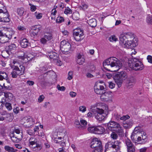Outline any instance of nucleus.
Instances as JSON below:
<instances>
[{
    "label": "nucleus",
    "instance_id": "nucleus-1",
    "mask_svg": "<svg viewBox=\"0 0 152 152\" xmlns=\"http://www.w3.org/2000/svg\"><path fill=\"white\" fill-rule=\"evenodd\" d=\"M104 68L107 70H110L108 68L115 67L117 68L114 71L118 70L122 67V65L121 62L117 58L114 57H110L104 61L103 63Z\"/></svg>",
    "mask_w": 152,
    "mask_h": 152
},
{
    "label": "nucleus",
    "instance_id": "nucleus-2",
    "mask_svg": "<svg viewBox=\"0 0 152 152\" xmlns=\"http://www.w3.org/2000/svg\"><path fill=\"white\" fill-rule=\"evenodd\" d=\"M129 66L132 70L135 71L141 70L144 68L142 63L137 58H130L128 60Z\"/></svg>",
    "mask_w": 152,
    "mask_h": 152
},
{
    "label": "nucleus",
    "instance_id": "nucleus-3",
    "mask_svg": "<svg viewBox=\"0 0 152 152\" xmlns=\"http://www.w3.org/2000/svg\"><path fill=\"white\" fill-rule=\"evenodd\" d=\"M121 144V142L118 140L109 142L105 145L104 152H117L120 149Z\"/></svg>",
    "mask_w": 152,
    "mask_h": 152
},
{
    "label": "nucleus",
    "instance_id": "nucleus-4",
    "mask_svg": "<svg viewBox=\"0 0 152 152\" xmlns=\"http://www.w3.org/2000/svg\"><path fill=\"white\" fill-rule=\"evenodd\" d=\"M14 33V31L11 29L0 31V43H4L8 42Z\"/></svg>",
    "mask_w": 152,
    "mask_h": 152
},
{
    "label": "nucleus",
    "instance_id": "nucleus-5",
    "mask_svg": "<svg viewBox=\"0 0 152 152\" xmlns=\"http://www.w3.org/2000/svg\"><path fill=\"white\" fill-rule=\"evenodd\" d=\"M107 128L110 131H115L119 135L123 133L122 127L120 124L114 121H110L107 124Z\"/></svg>",
    "mask_w": 152,
    "mask_h": 152
},
{
    "label": "nucleus",
    "instance_id": "nucleus-6",
    "mask_svg": "<svg viewBox=\"0 0 152 152\" xmlns=\"http://www.w3.org/2000/svg\"><path fill=\"white\" fill-rule=\"evenodd\" d=\"M129 34L127 35L126 33L122 34L119 37V41L120 43L123 45L124 47L126 48H127L132 49L133 46H132V45L133 44V42L129 40V43H127V38H129Z\"/></svg>",
    "mask_w": 152,
    "mask_h": 152
},
{
    "label": "nucleus",
    "instance_id": "nucleus-7",
    "mask_svg": "<svg viewBox=\"0 0 152 152\" xmlns=\"http://www.w3.org/2000/svg\"><path fill=\"white\" fill-rule=\"evenodd\" d=\"M127 77V73L125 71L118 72L115 75L114 79L115 83H117L118 87H120L123 80Z\"/></svg>",
    "mask_w": 152,
    "mask_h": 152
},
{
    "label": "nucleus",
    "instance_id": "nucleus-8",
    "mask_svg": "<svg viewBox=\"0 0 152 152\" xmlns=\"http://www.w3.org/2000/svg\"><path fill=\"white\" fill-rule=\"evenodd\" d=\"M9 16V12L5 6L0 8V22H9L10 20Z\"/></svg>",
    "mask_w": 152,
    "mask_h": 152
},
{
    "label": "nucleus",
    "instance_id": "nucleus-9",
    "mask_svg": "<svg viewBox=\"0 0 152 152\" xmlns=\"http://www.w3.org/2000/svg\"><path fill=\"white\" fill-rule=\"evenodd\" d=\"M92 111L93 113L95 115V117L99 121H101L104 120L105 118L104 114V110L99 108H96L92 109Z\"/></svg>",
    "mask_w": 152,
    "mask_h": 152
},
{
    "label": "nucleus",
    "instance_id": "nucleus-10",
    "mask_svg": "<svg viewBox=\"0 0 152 152\" xmlns=\"http://www.w3.org/2000/svg\"><path fill=\"white\" fill-rule=\"evenodd\" d=\"M71 48V45L68 42L63 40L61 42L60 49L62 52L65 54L68 53Z\"/></svg>",
    "mask_w": 152,
    "mask_h": 152
},
{
    "label": "nucleus",
    "instance_id": "nucleus-11",
    "mask_svg": "<svg viewBox=\"0 0 152 152\" xmlns=\"http://www.w3.org/2000/svg\"><path fill=\"white\" fill-rule=\"evenodd\" d=\"M89 132L97 134H102L104 132V128L100 126H91L88 128Z\"/></svg>",
    "mask_w": 152,
    "mask_h": 152
},
{
    "label": "nucleus",
    "instance_id": "nucleus-12",
    "mask_svg": "<svg viewBox=\"0 0 152 152\" xmlns=\"http://www.w3.org/2000/svg\"><path fill=\"white\" fill-rule=\"evenodd\" d=\"M77 31H74L73 33L74 39L77 41L81 40L83 38V31L81 29L77 30Z\"/></svg>",
    "mask_w": 152,
    "mask_h": 152
},
{
    "label": "nucleus",
    "instance_id": "nucleus-13",
    "mask_svg": "<svg viewBox=\"0 0 152 152\" xmlns=\"http://www.w3.org/2000/svg\"><path fill=\"white\" fill-rule=\"evenodd\" d=\"M53 35L50 32H45L43 37L40 39V42L43 44H45L48 41L53 39Z\"/></svg>",
    "mask_w": 152,
    "mask_h": 152
},
{
    "label": "nucleus",
    "instance_id": "nucleus-14",
    "mask_svg": "<svg viewBox=\"0 0 152 152\" xmlns=\"http://www.w3.org/2000/svg\"><path fill=\"white\" fill-rule=\"evenodd\" d=\"M42 28V26L39 25L32 26L31 34L34 36H37L38 34L40 31L41 30Z\"/></svg>",
    "mask_w": 152,
    "mask_h": 152
},
{
    "label": "nucleus",
    "instance_id": "nucleus-15",
    "mask_svg": "<svg viewBox=\"0 0 152 152\" xmlns=\"http://www.w3.org/2000/svg\"><path fill=\"white\" fill-rule=\"evenodd\" d=\"M111 92L109 91L103 92L100 96V98L103 100L107 101L110 100L112 97Z\"/></svg>",
    "mask_w": 152,
    "mask_h": 152
},
{
    "label": "nucleus",
    "instance_id": "nucleus-16",
    "mask_svg": "<svg viewBox=\"0 0 152 152\" xmlns=\"http://www.w3.org/2000/svg\"><path fill=\"white\" fill-rule=\"evenodd\" d=\"M136 79L135 77L130 76L127 78L126 82L128 87H132L136 82Z\"/></svg>",
    "mask_w": 152,
    "mask_h": 152
},
{
    "label": "nucleus",
    "instance_id": "nucleus-17",
    "mask_svg": "<svg viewBox=\"0 0 152 152\" xmlns=\"http://www.w3.org/2000/svg\"><path fill=\"white\" fill-rule=\"evenodd\" d=\"M102 146V142L97 138L93 139L91 142V147L92 148H96Z\"/></svg>",
    "mask_w": 152,
    "mask_h": 152
},
{
    "label": "nucleus",
    "instance_id": "nucleus-18",
    "mask_svg": "<svg viewBox=\"0 0 152 152\" xmlns=\"http://www.w3.org/2000/svg\"><path fill=\"white\" fill-rule=\"evenodd\" d=\"M23 120L25 121L23 125L26 128H29L33 124L32 119L30 118L25 117Z\"/></svg>",
    "mask_w": 152,
    "mask_h": 152
},
{
    "label": "nucleus",
    "instance_id": "nucleus-19",
    "mask_svg": "<svg viewBox=\"0 0 152 152\" xmlns=\"http://www.w3.org/2000/svg\"><path fill=\"white\" fill-rule=\"evenodd\" d=\"M19 68L16 66H14V70L17 71V73H20V74H18V75H23L24 73L25 70V67L22 65H20Z\"/></svg>",
    "mask_w": 152,
    "mask_h": 152
},
{
    "label": "nucleus",
    "instance_id": "nucleus-20",
    "mask_svg": "<svg viewBox=\"0 0 152 152\" xmlns=\"http://www.w3.org/2000/svg\"><path fill=\"white\" fill-rule=\"evenodd\" d=\"M133 124V121L132 119H128L123 122V126L126 129L130 128Z\"/></svg>",
    "mask_w": 152,
    "mask_h": 152
},
{
    "label": "nucleus",
    "instance_id": "nucleus-21",
    "mask_svg": "<svg viewBox=\"0 0 152 152\" xmlns=\"http://www.w3.org/2000/svg\"><path fill=\"white\" fill-rule=\"evenodd\" d=\"M16 48V46L14 44H11L8 46L6 47V52L9 55L11 53V51L15 50Z\"/></svg>",
    "mask_w": 152,
    "mask_h": 152
},
{
    "label": "nucleus",
    "instance_id": "nucleus-22",
    "mask_svg": "<svg viewBox=\"0 0 152 152\" xmlns=\"http://www.w3.org/2000/svg\"><path fill=\"white\" fill-rule=\"evenodd\" d=\"M38 83L41 86L43 87L45 86L46 82L45 81V78L43 75H42L39 76L38 79Z\"/></svg>",
    "mask_w": 152,
    "mask_h": 152
},
{
    "label": "nucleus",
    "instance_id": "nucleus-23",
    "mask_svg": "<svg viewBox=\"0 0 152 152\" xmlns=\"http://www.w3.org/2000/svg\"><path fill=\"white\" fill-rule=\"evenodd\" d=\"M46 55L49 56L51 59H52L53 60L56 59L57 58L58 56V54L54 51L47 52L46 53Z\"/></svg>",
    "mask_w": 152,
    "mask_h": 152
},
{
    "label": "nucleus",
    "instance_id": "nucleus-24",
    "mask_svg": "<svg viewBox=\"0 0 152 152\" xmlns=\"http://www.w3.org/2000/svg\"><path fill=\"white\" fill-rule=\"evenodd\" d=\"M20 44L22 48H25L27 47L30 45V43L26 39H23L20 41Z\"/></svg>",
    "mask_w": 152,
    "mask_h": 152
},
{
    "label": "nucleus",
    "instance_id": "nucleus-25",
    "mask_svg": "<svg viewBox=\"0 0 152 152\" xmlns=\"http://www.w3.org/2000/svg\"><path fill=\"white\" fill-rule=\"evenodd\" d=\"M140 132H142L141 131V128L140 126H137L135 127L134 130V132L131 135V138L133 140H134V137L135 136V134H136V133Z\"/></svg>",
    "mask_w": 152,
    "mask_h": 152
},
{
    "label": "nucleus",
    "instance_id": "nucleus-26",
    "mask_svg": "<svg viewBox=\"0 0 152 152\" xmlns=\"http://www.w3.org/2000/svg\"><path fill=\"white\" fill-rule=\"evenodd\" d=\"M125 143L126 145L127 148L129 149L131 148L135 147L134 145L132 143L131 140L127 138L126 139L125 141Z\"/></svg>",
    "mask_w": 152,
    "mask_h": 152
},
{
    "label": "nucleus",
    "instance_id": "nucleus-27",
    "mask_svg": "<svg viewBox=\"0 0 152 152\" xmlns=\"http://www.w3.org/2000/svg\"><path fill=\"white\" fill-rule=\"evenodd\" d=\"M35 146H32L33 148V151L36 152H38L42 148V145L40 143L36 144Z\"/></svg>",
    "mask_w": 152,
    "mask_h": 152
},
{
    "label": "nucleus",
    "instance_id": "nucleus-28",
    "mask_svg": "<svg viewBox=\"0 0 152 152\" xmlns=\"http://www.w3.org/2000/svg\"><path fill=\"white\" fill-rule=\"evenodd\" d=\"M88 24L92 27H95L97 25L96 20L95 18H92L88 21Z\"/></svg>",
    "mask_w": 152,
    "mask_h": 152
},
{
    "label": "nucleus",
    "instance_id": "nucleus-29",
    "mask_svg": "<svg viewBox=\"0 0 152 152\" xmlns=\"http://www.w3.org/2000/svg\"><path fill=\"white\" fill-rule=\"evenodd\" d=\"M17 12L19 16H23L26 14V12L25 11L24 8L21 7L17 9Z\"/></svg>",
    "mask_w": 152,
    "mask_h": 152
},
{
    "label": "nucleus",
    "instance_id": "nucleus-30",
    "mask_svg": "<svg viewBox=\"0 0 152 152\" xmlns=\"http://www.w3.org/2000/svg\"><path fill=\"white\" fill-rule=\"evenodd\" d=\"M99 83L97 82L95 83L94 86V90L95 92L97 94H102L103 91H102L98 88H97V85H98Z\"/></svg>",
    "mask_w": 152,
    "mask_h": 152
},
{
    "label": "nucleus",
    "instance_id": "nucleus-31",
    "mask_svg": "<svg viewBox=\"0 0 152 152\" xmlns=\"http://www.w3.org/2000/svg\"><path fill=\"white\" fill-rule=\"evenodd\" d=\"M29 143L32 145V146L36 145V144L38 143H37V139L35 138L34 137H31L29 139Z\"/></svg>",
    "mask_w": 152,
    "mask_h": 152
},
{
    "label": "nucleus",
    "instance_id": "nucleus-32",
    "mask_svg": "<svg viewBox=\"0 0 152 152\" xmlns=\"http://www.w3.org/2000/svg\"><path fill=\"white\" fill-rule=\"evenodd\" d=\"M4 149L8 152H15L17 151V150L13 148L10 147L8 145L5 146Z\"/></svg>",
    "mask_w": 152,
    "mask_h": 152
},
{
    "label": "nucleus",
    "instance_id": "nucleus-33",
    "mask_svg": "<svg viewBox=\"0 0 152 152\" xmlns=\"http://www.w3.org/2000/svg\"><path fill=\"white\" fill-rule=\"evenodd\" d=\"M126 34L128 35V34H129V37H130L129 38L127 39H128V40H127V43H129V40H131V41L133 42V44L132 45V46H133V47H134V43H133V42L132 40H133V39H134V36H133V34H132L131 33L128 32V33H126Z\"/></svg>",
    "mask_w": 152,
    "mask_h": 152
},
{
    "label": "nucleus",
    "instance_id": "nucleus-34",
    "mask_svg": "<svg viewBox=\"0 0 152 152\" xmlns=\"http://www.w3.org/2000/svg\"><path fill=\"white\" fill-rule=\"evenodd\" d=\"M4 95L6 99H8L10 100L12 99L13 97L12 94L10 92H4Z\"/></svg>",
    "mask_w": 152,
    "mask_h": 152
},
{
    "label": "nucleus",
    "instance_id": "nucleus-35",
    "mask_svg": "<svg viewBox=\"0 0 152 152\" xmlns=\"http://www.w3.org/2000/svg\"><path fill=\"white\" fill-rule=\"evenodd\" d=\"M18 57L19 59L24 60L25 57V53L23 51H20L18 53Z\"/></svg>",
    "mask_w": 152,
    "mask_h": 152
},
{
    "label": "nucleus",
    "instance_id": "nucleus-36",
    "mask_svg": "<svg viewBox=\"0 0 152 152\" xmlns=\"http://www.w3.org/2000/svg\"><path fill=\"white\" fill-rule=\"evenodd\" d=\"M10 135L11 140L13 142H19L18 140V139L16 137H15L16 136L14 133H12Z\"/></svg>",
    "mask_w": 152,
    "mask_h": 152
},
{
    "label": "nucleus",
    "instance_id": "nucleus-37",
    "mask_svg": "<svg viewBox=\"0 0 152 152\" xmlns=\"http://www.w3.org/2000/svg\"><path fill=\"white\" fill-rule=\"evenodd\" d=\"M118 118H120V120H123L124 122L126 121L128 119H129L130 117L128 115H123L122 116L119 115Z\"/></svg>",
    "mask_w": 152,
    "mask_h": 152
},
{
    "label": "nucleus",
    "instance_id": "nucleus-38",
    "mask_svg": "<svg viewBox=\"0 0 152 152\" xmlns=\"http://www.w3.org/2000/svg\"><path fill=\"white\" fill-rule=\"evenodd\" d=\"M72 18L74 20H77L79 19V14L77 12H75L73 13Z\"/></svg>",
    "mask_w": 152,
    "mask_h": 152
},
{
    "label": "nucleus",
    "instance_id": "nucleus-39",
    "mask_svg": "<svg viewBox=\"0 0 152 152\" xmlns=\"http://www.w3.org/2000/svg\"><path fill=\"white\" fill-rule=\"evenodd\" d=\"M4 79H6L7 82L10 83V80L8 77V75H5V76L0 75V80H2Z\"/></svg>",
    "mask_w": 152,
    "mask_h": 152
},
{
    "label": "nucleus",
    "instance_id": "nucleus-40",
    "mask_svg": "<svg viewBox=\"0 0 152 152\" xmlns=\"http://www.w3.org/2000/svg\"><path fill=\"white\" fill-rule=\"evenodd\" d=\"M53 61L56 64V65L58 66H61L62 64V63L60 60L59 59L58 56H57V58H56V59H54Z\"/></svg>",
    "mask_w": 152,
    "mask_h": 152
},
{
    "label": "nucleus",
    "instance_id": "nucleus-41",
    "mask_svg": "<svg viewBox=\"0 0 152 152\" xmlns=\"http://www.w3.org/2000/svg\"><path fill=\"white\" fill-rule=\"evenodd\" d=\"M112 132L110 135L111 137L113 140L116 139L118 137L117 134L115 131H112Z\"/></svg>",
    "mask_w": 152,
    "mask_h": 152
},
{
    "label": "nucleus",
    "instance_id": "nucleus-42",
    "mask_svg": "<svg viewBox=\"0 0 152 152\" xmlns=\"http://www.w3.org/2000/svg\"><path fill=\"white\" fill-rule=\"evenodd\" d=\"M19 74V73H17V71L15 70H14V68L13 69V70L11 72V75H12V77L13 78H16L17 77L18 74Z\"/></svg>",
    "mask_w": 152,
    "mask_h": 152
},
{
    "label": "nucleus",
    "instance_id": "nucleus-43",
    "mask_svg": "<svg viewBox=\"0 0 152 152\" xmlns=\"http://www.w3.org/2000/svg\"><path fill=\"white\" fill-rule=\"evenodd\" d=\"M54 141L56 143H59L61 146H64L65 145V143L64 141L61 142V141H58L56 138H54Z\"/></svg>",
    "mask_w": 152,
    "mask_h": 152
},
{
    "label": "nucleus",
    "instance_id": "nucleus-44",
    "mask_svg": "<svg viewBox=\"0 0 152 152\" xmlns=\"http://www.w3.org/2000/svg\"><path fill=\"white\" fill-rule=\"evenodd\" d=\"M85 59L83 58H77V62L80 65L82 64L84 62Z\"/></svg>",
    "mask_w": 152,
    "mask_h": 152
},
{
    "label": "nucleus",
    "instance_id": "nucleus-45",
    "mask_svg": "<svg viewBox=\"0 0 152 152\" xmlns=\"http://www.w3.org/2000/svg\"><path fill=\"white\" fill-rule=\"evenodd\" d=\"M143 133V135H142L141 137L143 141L144 142V143L146 142L147 140V137L146 136V134L144 132L142 131Z\"/></svg>",
    "mask_w": 152,
    "mask_h": 152
},
{
    "label": "nucleus",
    "instance_id": "nucleus-46",
    "mask_svg": "<svg viewBox=\"0 0 152 152\" xmlns=\"http://www.w3.org/2000/svg\"><path fill=\"white\" fill-rule=\"evenodd\" d=\"M64 20V18L61 16L58 17L56 19V22L57 23H61Z\"/></svg>",
    "mask_w": 152,
    "mask_h": 152
},
{
    "label": "nucleus",
    "instance_id": "nucleus-47",
    "mask_svg": "<svg viewBox=\"0 0 152 152\" xmlns=\"http://www.w3.org/2000/svg\"><path fill=\"white\" fill-rule=\"evenodd\" d=\"M15 137H16L18 139L19 141L20 142L22 139L23 134L22 132L19 134H15Z\"/></svg>",
    "mask_w": 152,
    "mask_h": 152
},
{
    "label": "nucleus",
    "instance_id": "nucleus-48",
    "mask_svg": "<svg viewBox=\"0 0 152 152\" xmlns=\"http://www.w3.org/2000/svg\"><path fill=\"white\" fill-rule=\"evenodd\" d=\"M147 22L148 24H152V15H148L147 18Z\"/></svg>",
    "mask_w": 152,
    "mask_h": 152
},
{
    "label": "nucleus",
    "instance_id": "nucleus-49",
    "mask_svg": "<svg viewBox=\"0 0 152 152\" xmlns=\"http://www.w3.org/2000/svg\"><path fill=\"white\" fill-rule=\"evenodd\" d=\"M103 151L102 146L94 148L93 152H102Z\"/></svg>",
    "mask_w": 152,
    "mask_h": 152
},
{
    "label": "nucleus",
    "instance_id": "nucleus-50",
    "mask_svg": "<svg viewBox=\"0 0 152 152\" xmlns=\"http://www.w3.org/2000/svg\"><path fill=\"white\" fill-rule=\"evenodd\" d=\"M5 106L7 109L8 110H10L12 109L11 104L10 103L6 102L5 104Z\"/></svg>",
    "mask_w": 152,
    "mask_h": 152
},
{
    "label": "nucleus",
    "instance_id": "nucleus-51",
    "mask_svg": "<svg viewBox=\"0 0 152 152\" xmlns=\"http://www.w3.org/2000/svg\"><path fill=\"white\" fill-rule=\"evenodd\" d=\"M29 5L31 6L30 10L31 11L34 12L37 9L36 7L35 6L30 3L29 4Z\"/></svg>",
    "mask_w": 152,
    "mask_h": 152
},
{
    "label": "nucleus",
    "instance_id": "nucleus-52",
    "mask_svg": "<svg viewBox=\"0 0 152 152\" xmlns=\"http://www.w3.org/2000/svg\"><path fill=\"white\" fill-rule=\"evenodd\" d=\"M64 12L65 14H68L72 13V10L69 7H68L65 9Z\"/></svg>",
    "mask_w": 152,
    "mask_h": 152
},
{
    "label": "nucleus",
    "instance_id": "nucleus-53",
    "mask_svg": "<svg viewBox=\"0 0 152 152\" xmlns=\"http://www.w3.org/2000/svg\"><path fill=\"white\" fill-rule=\"evenodd\" d=\"M137 141L138 144L144 143V142L142 140L141 137H137Z\"/></svg>",
    "mask_w": 152,
    "mask_h": 152
},
{
    "label": "nucleus",
    "instance_id": "nucleus-54",
    "mask_svg": "<svg viewBox=\"0 0 152 152\" xmlns=\"http://www.w3.org/2000/svg\"><path fill=\"white\" fill-rule=\"evenodd\" d=\"M79 110L83 113L86 110V107L85 106H80L79 108Z\"/></svg>",
    "mask_w": 152,
    "mask_h": 152
},
{
    "label": "nucleus",
    "instance_id": "nucleus-55",
    "mask_svg": "<svg viewBox=\"0 0 152 152\" xmlns=\"http://www.w3.org/2000/svg\"><path fill=\"white\" fill-rule=\"evenodd\" d=\"M73 73L72 72H69L68 73L67 79L70 80L72 78Z\"/></svg>",
    "mask_w": 152,
    "mask_h": 152
},
{
    "label": "nucleus",
    "instance_id": "nucleus-56",
    "mask_svg": "<svg viewBox=\"0 0 152 152\" xmlns=\"http://www.w3.org/2000/svg\"><path fill=\"white\" fill-rule=\"evenodd\" d=\"M45 98V97L43 95H40L38 99V102L40 103L42 102Z\"/></svg>",
    "mask_w": 152,
    "mask_h": 152
},
{
    "label": "nucleus",
    "instance_id": "nucleus-57",
    "mask_svg": "<svg viewBox=\"0 0 152 152\" xmlns=\"http://www.w3.org/2000/svg\"><path fill=\"white\" fill-rule=\"evenodd\" d=\"M96 69V68L94 65H91L90 66V72H95Z\"/></svg>",
    "mask_w": 152,
    "mask_h": 152
},
{
    "label": "nucleus",
    "instance_id": "nucleus-58",
    "mask_svg": "<svg viewBox=\"0 0 152 152\" xmlns=\"http://www.w3.org/2000/svg\"><path fill=\"white\" fill-rule=\"evenodd\" d=\"M80 122L81 125L84 126H86L87 124V122L85 120L81 119L80 120Z\"/></svg>",
    "mask_w": 152,
    "mask_h": 152
},
{
    "label": "nucleus",
    "instance_id": "nucleus-59",
    "mask_svg": "<svg viewBox=\"0 0 152 152\" xmlns=\"http://www.w3.org/2000/svg\"><path fill=\"white\" fill-rule=\"evenodd\" d=\"M147 59L148 60V62L152 63V56L148 55L147 57Z\"/></svg>",
    "mask_w": 152,
    "mask_h": 152
},
{
    "label": "nucleus",
    "instance_id": "nucleus-60",
    "mask_svg": "<svg viewBox=\"0 0 152 152\" xmlns=\"http://www.w3.org/2000/svg\"><path fill=\"white\" fill-rule=\"evenodd\" d=\"M18 29L19 31H24L26 30V28L24 26H19L18 27Z\"/></svg>",
    "mask_w": 152,
    "mask_h": 152
},
{
    "label": "nucleus",
    "instance_id": "nucleus-61",
    "mask_svg": "<svg viewBox=\"0 0 152 152\" xmlns=\"http://www.w3.org/2000/svg\"><path fill=\"white\" fill-rule=\"evenodd\" d=\"M135 147L127 149V152H135Z\"/></svg>",
    "mask_w": 152,
    "mask_h": 152
},
{
    "label": "nucleus",
    "instance_id": "nucleus-62",
    "mask_svg": "<svg viewBox=\"0 0 152 152\" xmlns=\"http://www.w3.org/2000/svg\"><path fill=\"white\" fill-rule=\"evenodd\" d=\"M109 86L110 88L112 89L115 86V84L111 82L109 83Z\"/></svg>",
    "mask_w": 152,
    "mask_h": 152
},
{
    "label": "nucleus",
    "instance_id": "nucleus-63",
    "mask_svg": "<svg viewBox=\"0 0 152 152\" xmlns=\"http://www.w3.org/2000/svg\"><path fill=\"white\" fill-rule=\"evenodd\" d=\"M110 41H117V38H116V37L115 36H111L110 37Z\"/></svg>",
    "mask_w": 152,
    "mask_h": 152
},
{
    "label": "nucleus",
    "instance_id": "nucleus-64",
    "mask_svg": "<svg viewBox=\"0 0 152 152\" xmlns=\"http://www.w3.org/2000/svg\"><path fill=\"white\" fill-rule=\"evenodd\" d=\"M28 134L30 135H33L34 134V132L31 130H28L27 131Z\"/></svg>",
    "mask_w": 152,
    "mask_h": 152
}]
</instances>
